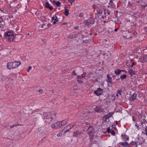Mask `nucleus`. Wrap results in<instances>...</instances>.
Instances as JSON below:
<instances>
[{"instance_id": "f257e3e1", "label": "nucleus", "mask_w": 147, "mask_h": 147, "mask_svg": "<svg viewBox=\"0 0 147 147\" xmlns=\"http://www.w3.org/2000/svg\"><path fill=\"white\" fill-rule=\"evenodd\" d=\"M44 118L47 119V121H45L46 123H50L53 119L55 116L56 113L55 111H52L48 112H45L43 114Z\"/></svg>"}, {"instance_id": "f03ea898", "label": "nucleus", "mask_w": 147, "mask_h": 147, "mask_svg": "<svg viewBox=\"0 0 147 147\" xmlns=\"http://www.w3.org/2000/svg\"><path fill=\"white\" fill-rule=\"evenodd\" d=\"M14 39H16L15 42H18L20 41L21 39L20 35L17 34L14 36L13 33L7 39L8 40L9 42L13 41Z\"/></svg>"}, {"instance_id": "7ed1b4c3", "label": "nucleus", "mask_w": 147, "mask_h": 147, "mask_svg": "<svg viewBox=\"0 0 147 147\" xmlns=\"http://www.w3.org/2000/svg\"><path fill=\"white\" fill-rule=\"evenodd\" d=\"M88 128L87 131L88 133L89 134L91 137H93L94 136V129L92 126H90L89 124H88L87 125L85 126V128Z\"/></svg>"}, {"instance_id": "20e7f679", "label": "nucleus", "mask_w": 147, "mask_h": 147, "mask_svg": "<svg viewBox=\"0 0 147 147\" xmlns=\"http://www.w3.org/2000/svg\"><path fill=\"white\" fill-rule=\"evenodd\" d=\"M95 22V20L94 18H90L86 20L85 21L84 24L86 25L89 27L90 26V25L93 24Z\"/></svg>"}, {"instance_id": "39448f33", "label": "nucleus", "mask_w": 147, "mask_h": 147, "mask_svg": "<svg viewBox=\"0 0 147 147\" xmlns=\"http://www.w3.org/2000/svg\"><path fill=\"white\" fill-rule=\"evenodd\" d=\"M104 14L105 16H104L103 15L102 16V18L103 19H104L105 17L106 18L109 19V17L111 15L112 13L109 10L104 9Z\"/></svg>"}, {"instance_id": "423d86ee", "label": "nucleus", "mask_w": 147, "mask_h": 147, "mask_svg": "<svg viewBox=\"0 0 147 147\" xmlns=\"http://www.w3.org/2000/svg\"><path fill=\"white\" fill-rule=\"evenodd\" d=\"M76 125V124L75 123H74L68 125H67L63 129V131H64L65 132L68 131Z\"/></svg>"}, {"instance_id": "0eeeda50", "label": "nucleus", "mask_w": 147, "mask_h": 147, "mask_svg": "<svg viewBox=\"0 0 147 147\" xmlns=\"http://www.w3.org/2000/svg\"><path fill=\"white\" fill-rule=\"evenodd\" d=\"M103 92V90L100 88H98L97 90L94 92V93L97 96H99L101 95Z\"/></svg>"}, {"instance_id": "6e6552de", "label": "nucleus", "mask_w": 147, "mask_h": 147, "mask_svg": "<svg viewBox=\"0 0 147 147\" xmlns=\"http://www.w3.org/2000/svg\"><path fill=\"white\" fill-rule=\"evenodd\" d=\"M59 124V127H61L63 125H66L67 123V120H65L61 121H58Z\"/></svg>"}, {"instance_id": "1a4fd4ad", "label": "nucleus", "mask_w": 147, "mask_h": 147, "mask_svg": "<svg viewBox=\"0 0 147 147\" xmlns=\"http://www.w3.org/2000/svg\"><path fill=\"white\" fill-rule=\"evenodd\" d=\"M12 63L13 69L18 67L21 64L20 62L19 61H14L12 62Z\"/></svg>"}, {"instance_id": "9d476101", "label": "nucleus", "mask_w": 147, "mask_h": 147, "mask_svg": "<svg viewBox=\"0 0 147 147\" xmlns=\"http://www.w3.org/2000/svg\"><path fill=\"white\" fill-rule=\"evenodd\" d=\"M94 110L96 112L101 113L103 111L104 109L100 107L97 106L95 108Z\"/></svg>"}, {"instance_id": "9b49d317", "label": "nucleus", "mask_w": 147, "mask_h": 147, "mask_svg": "<svg viewBox=\"0 0 147 147\" xmlns=\"http://www.w3.org/2000/svg\"><path fill=\"white\" fill-rule=\"evenodd\" d=\"M82 132L79 130L75 131L73 134V135L76 137H77L81 135L82 134Z\"/></svg>"}, {"instance_id": "f8f14e48", "label": "nucleus", "mask_w": 147, "mask_h": 147, "mask_svg": "<svg viewBox=\"0 0 147 147\" xmlns=\"http://www.w3.org/2000/svg\"><path fill=\"white\" fill-rule=\"evenodd\" d=\"M13 33L12 32H6L5 33V38L8 39Z\"/></svg>"}, {"instance_id": "ddd939ff", "label": "nucleus", "mask_w": 147, "mask_h": 147, "mask_svg": "<svg viewBox=\"0 0 147 147\" xmlns=\"http://www.w3.org/2000/svg\"><path fill=\"white\" fill-rule=\"evenodd\" d=\"M104 9L102 7H100L97 10V12L98 14H101L104 12Z\"/></svg>"}, {"instance_id": "4468645a", "label": "nucleus", "mask_w": 147, "mask_h": 147, "mask_svg": "<svg viewBox=\"0 0 147 147\" xmlns=\"http://www.w3.org/2000/svg\"><path fill=\"white\" fill-rule=\"evenodd\" d=\"M59 125V124L58 123V122H57L54 123L53 124L51 125V127L53 129H57V128H60Z\"/></svg>"}, {"instance_id": "2eb2a0df", "label": "nucleus", "mask_w": 147, "mask_h": 147, "mask_svg": "<svg viewBox=\"0 0 147 147\" xmlns=\"http://www.w3.org/2000/svg\"><path fill=\"white\" fill-rule=\"evenodd\" d=\"M107 79L106 81L107 82L111 84H112L113 82L112 81V78L110 77V75L109 74H108L107 75Z\"/></svg>"}, {"instance_id": "dca6fc26", "label": "nucleus", "mask_w": 147, "mask_h": 147, "mask_svg": "<svg viewBox=\"0 0 147 147\" xmlns=\"http://www.w3.org/2000/svg\"><path fill=\"white\" fill-rule=\"evenodd\" d=\"M13 64L12 62L8 63L7 65V68L9 69H13Z\"/></svg>"}, {"instance_id": "f3484780", "label": "nucleus", "mask_w": 147, "mask_h": 147, "mask_svg": "<svg viewBox=\"0 0 147 147\" xmlns=\"http://www.w3.org/2000/svg\"><path fill=\"white\" fill-rule=\"evenodd\" d=\"M45 7L49 9L50 10H51L53 9V7L51 6L49 3L47 2L45 3Z\"/></svg>"}, {"instance_id": "a211bd4d", "label": "nucleus", "mask_w": 147, "mask_h": 147, "mask_svg": "<svg viewBox=\"0 0 147 147\" xmlns=\"http://www.w3.org/2000/svg\"><path fill=\"white\" fill-rule=\"evenodd\" d=\"M137 97V94L135 93L133 94L130 98V100L134 101Z\"/></svg>"}, {"instance_id": "6ab92c4d", "label": "nucleus", "mask_w": 147, "mask_h": 147, "mask_svg": "<svg viewBox=\"0 0 147 147\" xmlns=\"http://www.w3.org/2000/svg\"><path fill=\"white\" fill-rule=\"evenodd\" d=\"M119 144L124 147H127L129 144L127 142H120Z\"/></svg>"}, {"instance_id": "aec40b11", "label": "nucleus", "mask_w": 147, "mask_h": 147, "mask_svg": "<svg viewBox=\"0 0 147 147\" xmlns=\"http://www.w3.org/2000/svg\"><path fill=\"white\" fill-rule=\"evenodd\" d=\"M121 72V70L120 69H117L115 71V73L117 75H119Z\"/></svg>"}, {"instance_id": "412c9836", "label": "nucleus", "mask_w": 147, "mask_h": 147, "mask_svg": "<svg viewBox=\"0 0 147 147\" xmlns=\"http://www.w3.org/2000/svg\"><path fill=\"white\" fill-rule=\"evenodd\" d=\"M41 116V114L39 113H36L34 115V117H33V119H37L38 118H39L40 116Z\"/></svg>"}, {"instance_id": "4be33fe9", "label": "nucleus", "mask_w": 147, "mask_h": 147, "mask_svg": "<svg viewBox=\"0 0 147 147\" xmlns=\"http://www.w3.org/2000/svg\"><path fill=\"white\" fill-rule=\"evenodd\" d=\"M128 72L130 74L131 76H133V75L136 74L135 71H134L133 69H130L128 71Z\"/></svg>"}, {"instance_id": "5701e85b", "label": "nucleus", "mask_w": 147, "mask_h": 147, "mask_svg": "<svg viewBox=\"0 0 147 147\" xmlns=\"http://www.w3.org/2000/svg\"><path fill=\"white\" fill-rule=\"evenodd\" d=\"M67 132H65L64 131H63V129L60 132H59V134H57V136L58 137L61 136L63 134H64Z\"/></svg>"}, {"instance_id": "b1692460", "label": "nucleus", "mask_w": 147, "mask_h": 147, "mask_svg": "<svg viewBox=\"0 0 147 147\" xmlns=\"http://www.w3.org/2000/svg\"><path fill=\"white\" fill-rule=\"evenodd\" d=\"M127 78V76L126 74L121 75L120 76V79L121 80H123V79H125Z\"/></svg>"}, {"instance_id": "393cba45", "label": "nucleus", "mask_w": 147, "mask_h": 147, "mask_svg": "<svg viewBox=\"0 0 147 147\" xmlns=\"http://www.w3.org/2000/svg\"><path fill=\"white\" fill-rule=\"evenodd\" d=\"M55 18L54 20H55L53 22V24H55L57 22H58L59 21V18H58L57 17V16H55Z\"/></svg>"}, {"instance_id": "a878e982", "label": "nucleus", "mask_w": 147, "mask_h": 147, "mask_svg": "<svg viewBox=\"0 0 147 147\" xmlns=\"http://www.w3.org/2000/svg\"><path fill=\"white\" fill-rule=\"evenodd\" d=\"M38 131L40 133H41L44 131V130L43 128L40 127L38 129Z\"/></svg>"}, {"instance_id": "bb28decb", "label": "nucleus", "mask_w": 147, "mask_h": 147, "mask_svg": "<svg viewBox=\"0 0 147 147\" xmlns=\"http://www.w3.org/2000/svg\"><path fill=\"white\" fill-rule=\"evenodd\" d=\"M64 13L66 16H67L69 15V14L68 10L67 9H65V12Z\"/></svg>"}, {"instance_id": "cd10ccee", "label": "nucleus", "mask_w": 147, "mask_h": 147, "mask_svg": "<svg viewBox=\"0 0 147 147\" xmlns=\"http://www.w3.org/2000/svg\"><path fill=\"white\" fill-rule=\"evenodd\" d=\"M110 117V116H109V114H107V115H105L104 116L103 118H105V120H106L107 119H109Z\"/></svg>"}, {"instance_id": "c85d7f7f", "label": "nucleus", "mask_w": 147, "mask_h": 147, "mask_svg": "<svg viewBox=\"0 0 147 147\" xmlns=\"http://www.w3.org/2000/svg\"><path fill=\"white\" fill-rule=\"evenodd\" d=\"M55 4L58 7L61 4V3L59 1L55 2Z\"/></svg>"}, {"instance_id": "c756f323", "label": "nucleus", "mask_w": 147, "mask_h": 147, "mask_svg": "<svg viewBox=\"0 0 147 147\" xmlns=\"http://www.w3.org/2000/svg\"><path fill=\"white\" fill-rule=\"evenodd\" d=\"M109 4L110 6H113V0H109Z\"/></svg>"}, {"instance_id": "7c9ffc66", "label": "nucleus", "mask_w": 147, "mask_h": 147, "mask_svg": "<svg viewBox=\"0 0 147 147\" xmlns=\"http://www.w3.org/2000/svg\"><path fill=\"white\" fill-rule=\"evenodd\" d=\"M74 35H69L67 37V38L69 39H72L74 38Z\"/></svg>"}, {"instance_id": "2f4dec72", "label": "nucleus", "mask_w": 147, "mask_h": 147, "mask_svg": "<svg viewBox=\"0 0 147 147\" xmlns=\"http://www.w3.org/2000/svg\"><path fill=\"white\" fill-rule=\"evenodd\" d=\"M122 92V90H118L117 91V93L118 94H119L120 95H121V93Z\"/></svg>"}, {"instance_id": "473e14b6", "label": "nucleus", "mask_w": 147, "mask_h": 147, "mask_svg": "<svg viewBox=\"0 0 147 147\" xmlns=\"http://www.w3.org/2000/svg\"><path fill=\"white\" fill-rule=\"evenodd\" d=\"M86 74V73L85 72H84L81 75L82 77L83 78H84L85 77Z\"/></svg>"}, {"instance_id": "72a5a7b5", "label": "nucleus", "mask_w": 147, "mask_h": 147, "mask_svg": "<svg viewBox=\"0 0 147 147\" xmlns=\"http://www.w3.org/2000/svg\"><path fill=\"white\" fill-rule=\"evenodd\" d=\"M32 69V67L31 66H29L28 68L27 69V72H29L30 70Z\"/></svg>"}, {"instance_id": "f704fd0d", "label": "nucleus", "mask_w": 147, "mask_h": 147, "mask_svg": "<svg viewBox=\"0 0 147 147\" xmlns=\"http://www.w3.org/2000/svg\"><path fill=\"white\" fill-rule=\"evenodd\" d=\"M110 133H111L113 135H114L115 134V131L113 130H111V131Z\"/></svg>"}, {"instance_id": "c9c22d12", "label": "nucleus", "mask_w": 147, "mask_h": 147, "mask_svg": "<svg viewBox=\"0 0 147 147\" xmlns=\"http://www.w3.org/2000/svg\"><path fill=\"white\" fill-rule=\"evenodd\" d=\"M72 75H74V76H76V74L75 70H74L72 72Z\"/></svg>"}, {"instance_id": "e433bc0d", "label": "nucleus", "mask_w": 147, "mask_h": 147, "mask_svg": "<svg viewBox=\"0 0 147 147\" xmlns=\"http://www.w3.org/2000/svg\"><path fill=\"white\" fill-rule=\"evenodd\" d=\"M107 131L108 133H110L111 131H110V129L109 127H108L107 128Z\"/></svg>"}, {"instance_id": "4c0bfd02", "label": "nucleus", "mask_w": 147, "mask_h": 147, "mask_svg": "<svg viewBox=\"0 0 147 147\" xmlns=\"http://www.w3.org/2000/svg\"><path fill=\"white\" fill-rule=\"evenodd\" d=\"M131 147H137V145L135 144H131Z\"/></svg>"}, {"instance_id": "58836bf2", "label": "nucleus", "mask_w": 147, "mask_h": 147, "mask_svg": "<svg viewBox=\"0 0 147 147\" xmlns=\"http://www.w3.org/2000/svg\"><path fill=\"white\" fill-rule=\"evenodd\" d=\"M77 82L78 83H83L82 81L80 80H77Z\"/></svg>"}, {"instance_id": "ea45409f", "label": "nucleus", "mask_w": 147, "mask_h": 147, "mask_svg": "<svg viewBox=\"0 0 147 147\" xmlns=\"http://www.w3.org/2000/svg\"><path fill=\"white\" fill-rule=\"evenodd\" d=\"M79 16L80 17H82L83 16V13H80L79 15Z\"/></svg>"}, {"instance_id": "a19ab883", "label": "nucleus", "mask_w": 147, "mask_h": 147, "mask_svg": "<svg viewBox=\"0 0 147 147\" xmlns=\"http://www.w3.org/2000/svg\"><path fill=\"white\" fill-rule=\"evenodd\" d=\"M4 26V25L2 24H0V28L2 29V28Z\"/></svg>"}, {"instance_id": "79ce46f5", "label": "nucleus", "mask_w": 147, "mask_h": 147, "mask_svg": "<svg viewBox=\"0 0 147 147\" xmlns=\"http://www.w3.org/2000/svg\"><path fill=\"white\" fill-rule=\"evenodd\" d=\"M114 114V113L113 112H110L108 114L109 116H110V117L112 116V115H113Z\"/></svg>"}, {"instance_id": "37998d69", "label": "nucleus", "mask_w": 147, "mask_h": 147, "mask_svg": "<svg viewBox=\"0 0 147 147\" xmlns=\"http://www.w3.org/2000/svg\"><path fill=\"white\" fill-rule=\"evenodd\" d=\"M145 131H146V133L145 134L146 136H147V127H146L145 128Z\"/></svg>"}, {"instance_id": "c03bdc74", "label": "nucleus", "mask_w": 147, "mask_h": 147, "mask_svg": "<svg viewBox=\"0 0 147 147\" xmlns=\"http://www.w3.org/2000/svg\"><path fill=\"white\" fill-rule=\"evenodd\" d=\"M38 91L39 92H40L41 94H42L43 92V91L42 89H40Z\"/></svg>"}, {"instance_id": "a18cd8bd", "label": "nucleus", "mask_w": 147, "mask_h": 147, "mask_svg": "<svg viewBox=\"0 0 147 147\" xmlns=\"http://www.w3.org/2000/svg\"><path fill=\"white\" fill-rule=\"evenodd\" d=\"M141 6H142V8H143L144 9H145V7H146V6H145V5H141Z\"/></svg>"}, {"instance_id": "49530a36", "label": "nucleus", "mask_w": 147, "mask_h": 147, "mask_svg": "<svg viewBox=\"0 0 147 147\" xmlns=\"http://www.w3.org/2000/svg\"><path fill=\"white\" fill-rule=\"evenodd\" d=\"M68 1L69 2L72 3L74 1V0H68Z\"/></svg>"}, {"instance_id": "de8ad7c7", "label": "nucleus", "mask_w": 147, "mask_h": 147, "mask_svg": "<svg viewBox=\"0 0 147 147\" xmlns=\"http://www.w3.org/2000/svg\"><path fill=\"white\" fill-rule=\"evenodd\" d=\"M3 22V19L1 18H0V24L2 22Z\"/></svg>"}, {"instance_id": "09e8293b", "label": "nucleus", "mask_w": 147, "mask_h": 147, "mask_svg": "<svg viewBox=\"0 0 147 147\" xmlns=\"http://www.w3.org/2000/svg\"><path fill=\"white\" fill-rule=\"evenodd\" d=\"M135 65V63L134 62L132 63L131 66V67H133V65Z\"/></svg>"}, {"instance_id": "8fccbe9b", "label": "nucleus", "mask_w": 147, "mask_h": 147, "mask_svg": "<svg viewBox=\"0 0 147 147\" xmlns=\"http://www.w3.org/2000/svg\"><path fill=\"white\" fill-rule=\"evenodd\" d=\"M77 78L81 79V78L80 76H77Z\"/></svg>"}, {"instance_id": "3c124183", "label": "nucleus", "mask_w": 147, "mask_h": 147, "mask_svg": "<svg viewBox=\"0 0 147 147\" xmlns=\"http://www.w3.org/2000/svg\"><path fill=\"white\" fill-rule=\"evenodd\" d=\"M55 17L54 16L52 18V20H55Z\"/></svg>"}, {"instance_id": "603ef678", "label": "nucleus", "mask_w": 147, "mask_h": 147, "mask_svg": "<svg viewBox=\"0 0 147 147\" xmlns=\"http://www.w3.org/2000/svg\"><path fill=\"white\" fill-rule=\"evenodd\" d=\"M118 30V28H116L114 30V31L115 32H117V30Z\"/></svg>"}, {"instance_id": "864d4df0", "label": "nucleus", "mask_w": 147, "mask_h": 147, "mask_svg": "<svg viewBox=\"0 0 147 147\" xmlns=\"http://www.w3.org/2000/svg\"><path fill=\"white\" fill-rule=\"evenodd\" d=\"M125 72L126 73H127V71H126L125 70H121V72Z\"/></svg>"}, {"instance_id": "5fc2aeb1", "label": "nucleus", "mask_w": 147, "mask_h": 147, "mask_svg": "<svg viewBox=\"0 0 147 147\" xmlns=\"http://www.w3.org/2000/svg\"><path fill=\"white\" fill-rule=\"evenodd\" d=\"M14 127V125H10V128H13V127Z\"/></svg>"}, {"instance_id": "6e6d98bb", "label": "nucleus", "mask_w": 147, "mask_h": 147, "mask_svg": "<svg viewBox=\"0 0 147 147\" xmlns=\"http://www.w3.org/2000/svg\"><path fill=\"white\" fill-rule=\"evenodd\" d=\"M136 126L137 127V128L138 130H139V128H140L139 127V126H137L136 125Z\"/></svg>"}, {"instance_id": "4d7b16f0", "label": "nucleus", "mask_w": 147, "mask_h": 147, "mask_svg": "<svg viewBox=\"0 0 147 147\" xmlns=\"http://www.w3.org/2000/svg\"><path fill=\"white\" fill-rule=\"evenodd\" d=\"M67 24V22L64 23L62 24V25H65V24Z\"/></svg>"}, {"instance_id": "13d9d810", "label": "nucleus", "mask_w": 147, "mask_h": 147, "mask_svg": "<svg viewBox=\"0 0 147 147\" xmlns=\"http://www.w3.org/2000/svg\"><path fill=\"white\" fill-rule=\"evenodd\" d=\"M51 25V24H47V26H50Z\"/></svg>"}, {"instance_id": "bf43d9fd", "label": "nucleus", "mask_w": 147, "mask_h": 147, "mask_svg": "<svg viewBox=\"0 0 147 147\" xmlns=\"http://www.w3.org/2000/svg\"><path fill=\"white\" fill-rule=\"evenodd\" d=\"M145 30L147 32V27L145 28Z\"/></svg>"}, {"instance_id": "052dcab7", "label": "nucleus", "mask_w": 147, "mask_h": 147, "mask_svg": "<svg viewBox=\"0 0 147 147\" xmlns=\"http://www.w3.org/2000/svg\"><path fill=\"white\" fill-rule=\"evenodd\" d=\"M116 76L115 75H113V78H115Z\"/></svg>"}, {"instance_id": "680f3d73", "label": "nucleus", "mask_w": 147, "mask_h": 147, "mask_svg": "<svg viewBox=\"0 0 147 147\" xmlns=\"http://www.w3.org/2000/svg\"><path fill=\"white\" fill-rule=\"evenodd\" d=\"M143 123V122H141V125H142Z\"/></svg>"}, {"instance_id": "e2e57ef3", "label": "nucleus", "mask_w": 147, "mask_h": 147, "mask_svg": "<svg viewBox=\"0 0 147 147\" xmlns=\"http://www.w3.org/2000/svg\"><path fill=\"white\" fill-rule=\"evenodd\" d=\"M13 125H14V126H18V125H17V124Z\"/></svg>"}, {"instance_id": "0e129e2a", "label": "nucleus", "mask_w": 147, "mask_h": 147, "mask_svg": "<svg viewBox=\"0 0 147 147\" xmlns=\"http://www.w3.org/2000/svg\"><path fill=\"white\" fill-rule=\"evenodd\" d=\"M22 125L20 124H18V125Z\"/></svg>"}, {"instance_id": "69168bd1", "label": "nucleus", "mask_w": 147, "mask_h": 147, "mask_svg": "<svg viewBox=\"0 0 147 147\" xmlns=\"http://www.w3.org/2000/svg\"><path fill=\"white\" fill-rule=\"evenodd\" d=\"M116 124L117 125H118V123H117V121L116 122Z\"/></svg>"}, {"instance_id": "338daca9", "label": "nucleus", "mask_w": 147, "mask_h": 147, "mask_svg": "<svg viewBox=\"0 0 147 147\" xmlns=\"http://www.w3.org/2000/svg\"><path fill=\"white\" fill-rule=\"evenodd\" d=\"M116 96H118V94L117 93V94H116Z\"/></svg>"}, {"instance_id": "774afa93", "label": "nucleus", "mask_w": 147, "mask_h": 147, "mask_svg": "<svg viewBox=\"0 0 147 147\" xmlns=\"http://www.w3.org/2000/svg\"><path fill=\"white\" fill-rule=\"evenodd\" d=\"M145 48H146V49H147V47H145Z\"/></svg>"}]
</instances>
